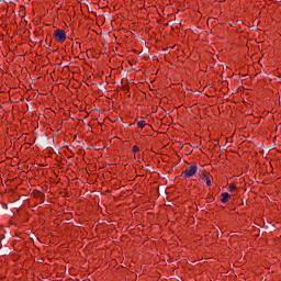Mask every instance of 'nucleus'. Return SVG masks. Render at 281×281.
Instances as JSON below:
<instances>
[{"instance_id": "nucleus-2", "label": "nucleus", "mask_w": 281, "mask_h": 281, "mask_svg": "<svg viewBox=\"0 0 281 281\" xmlns=\"http://www.w3.org/2000/svg\"><path fill=\"white\" fill-rule=\"evenodd\" d=\"M54 38L57 43H65L67 41V33L63 29H56L54 32Z\"/></svg>"}, {"instance_id": "nucleus-3", "label": "nucleus", "mask_w": 281, "mask_h": 281, "mask_svg": "<svg viewBox=\"0 0 281 281\" xmlns=\"http://www.w3.org/2000/svg\"><path fill=\"white\" fill-rule=\"evenodd\" d=\"M200 178H201L203 181H206V186H207V187L212 186V180L210 179V175L201 173V175H200Z\"/></svg>"}, {"instance_id": "nucleus-6", "label": "nucleus", "mask_w": 281, "mask_h": 281, "mask_svg": "<svg viewBox=\"0 0 281 281\" xmlns=\"http://www.w3.org/2000/svg\"><path fill=\"white\" fill-rule=\"evenodd\" d=\"M35 196H38L40 199H45V195L41 192L35 193Z\"/></svg>"}, {"instance_id": "nucleus-8", "label": "nucleus", "mask_w": 281, "mask_h": 281, "mask_svg": "<svg viewBox=\"0 0 281 281\" xmlns=\"http://www.w3.org/2000/svg\"><path fill=\"white\" fill-rule=\"evenodd\" d=\"M234 190H236V186L235 184H229V191L234 192Z\"/></svg>"}, {"instance_id": "nucleus-1", "label": "nucleus", "mask_w": 281, "mask_h": 281, "mask_svg": "<svg viewBox=\"0 0 281 281\" xmlns=\"http://www.w3.org/2000/svg\"><path fill=\"white\" fill-rule=\"evenodd\" d=\"M198 170H199V167H196V162H192L189 168L182 171L183 179H190V177H194Z\"/></svg>"}, {"instance_id": "nucleus-4", "label": "nucleus", "mask_w": 281, "mask_h": 281, "mask_svg": "<svg viewBox=\"0 0 281 281\" xmlns=\"http://www.w3.org/2000/svg\"><path fill=\"white\" fill-rule=\"evenodd\" d=\"M229 199H232V195L227 192L222 193V203H229Z\"/></svg>"}, {"instance_id": "nucleus-5", "label": "nucleus", "mask_w": 281, "mask_h": 281, "mask_svg": "<svg viewBox=\"0 0 281 281\" xmlns=\"http://www.w3.org/2000/svg\"><path fill=\"white\" fill-rule=\"evenodd\" d=\"M137 126L138 128H144V126H146V123L144 121H138Z\"/></svg>"}, {"instance_id": "nucleus-7", "label": "nucleus", "mask_w": 281, "mask_h": 281, "mask_svg": "<svg viewBox=\"0 0 281 281\" xmlns=\"http://www.w3.org/2000/svg\"><path fill=\"white\" fill-rule=\"evenodd\" d=\"M133 153H139V147L137 145L133 146Z\"/></svg>"}]
</instances>
